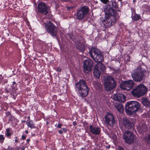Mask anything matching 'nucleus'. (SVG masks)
<instances>
[{
	"label": "nucleus",
	"instance_id": "nucleus-22",
	"mask_svg": "<svg viewBox=\"0 0 150 150\" xmlns=\"http://www.w3.org/2000/svg\"><path fill=\"white\" fill-rule=\"evenodd\" d=\"M101 72L95 67L93 71V73L95 76L97 78H99L100 77V73Z\"/></svg>",
	"mask_w": 150,
	"mask_h": 150
},
{
	"label": "nucleus",
	"instance_id": "nucleus-6",
	"mask_svg": "<svg viewBox=\"0 0 150 150\" xmlns=\"http://www.w3.org/2000/svg\"><path fill=\"white\" fill-rule=\"evenodd\" d=\"M89 54L96 62L100 63L104 60L103 55L101 52L95 47L90 49Z\"/></svg>",
	"mask_w": 150,
	"mask_h": 150
},
{
	"label": "nucleus",
	"instance_id": "nucleus-24",
	"mask_svg": "<svg viewBox=\"0 0 150 150\" xmlns=\"http://www.w3.org/2000/svg\"><path fill=\"white\" fill-rule=\"evenodd\" d=\"M26 123L28 127L30 128L31 129L35 128V127L32 120H27L26 122Z\"/></svg>",
	"mask_w": 150,
	"mask_h": 150
},
{
	"label": "nucleus",
	"instance_id": "nucleus-14",
	"mask_svg": "<svg viewBox=\"0 0 150 150\" xmlns=\"http://www.w3.org/2000/svg\"><path fill=\"white\" fill-rule=\"evenodd\" d=\"M37 9L38 11L42 14L46 15L48 13V8L46 4L43 2L39 3L38 5Z\"/></svg>",
	"mask_w": 150,
	"mask_h": 150
},
{
	"label": "nucleus",
	"instance_id": "nucleus-39",
	"mask_svg": "<svg viewBox=\"0 0 150 150\" xmlns=\"http://www.w3.org/2000/svg\"><path fill=\"white\" fill-rule=\"evenodd\" d=\"M126 57L127 58V62H129L130 59V57L128 55H127Z\"/></svg>",
	"mask_w": 150,
	"mask_h": 150
},
{
	"label": "nucleus",
	"instance_id": "nucleus-46",
	"mask_svg": "<svg viewBox=\"0 0 150 150\" xmlns=\"http://www.w3.org/2000/svg\"><path fill=\"white\" fill-rule=\"evenodd\" d=\"M110 147V145H109L108 146L106 147V148L109 149Z\"/></svg>",
	"mask_w": 150,
	"mask_h": 150
},
{
	"label": "nucleus",
	"instance_id": "nucleus-34",
	"mask_svg": "<svg viewBox=\"0 0 150 150\" xmlns=\"http://www.w3.org/2000/svg\"><path fill=\"white\" fill-rule=\"evenodd\" d=\"M74 7V6H68L67 7V8L68 10H72Z\"/></svg>",
	"mask_w": 150,
	"mask_h": 150
},
{
	"label": "nucleus",
	"instance_id": "nucleus-37",
	"mask_svg": "<svg viewBox=\"0 0 150 150\" xmlns=\"http://www.w3.org/2000/svg\"><path fill=\"white\" fill-rule=\"evenodd\" d=\"M26 137V135H23L22 136L21 138L23 140H24L25 139Z\"/></svg>",
	"mask_w": 150,
	"mask_h": 150
},
{
	"label": "nucleus",
	"instance_id": "nucleus-19",
	"mask_svg": "<svg viewBox=\"0 0 150 150\" xmlns=\"http://www.w3.org/2000/svg\"><path fill=\"white\" fill-rule=\"evenodd\" d=\"M137 129L139 133H142L146 131L147 127L144 123H140L137 125Z\"/></svg>",
	"mask_w": 150,
	"mask_h": 150
},
{
	"label": "nucleus",
	"instance_id": "nucleus-29",
	"mask_svg": "<svg viewBox=\"0 0 150 150\" xmlns=\"http://www.w3.org/2000/svg\"><path fill=\"white\" fill-rule=\"evenodd\" d=\"M6 135L7 137H9L11 135V134L10 133V128H8L6 129Z\"/></svg>",
	"mask_w": 150,
	"mask_h": 150
},
{
	"label": "nucleus",
	"instance_id": "nucleus-7",
	"mask_svg": "<svg viewBox=\"0 0 150 150\" xmlns=\"http://www.w3.org/2000/svg\"><path fill=\"white\" fill-rule=\"evenodd\" d=\"M147 88L143 84H140L132 91L133 96L137 98L143 96L146 92Z\"/></svg>",
	"mask_w": 150,
	"mask_h": 150
},
{
	"label": "nucleus",
	"instance_id": "nucleus-8",
	"mask_svg": "<svg viewBox=\"0 0 150 150\" xmlns=\"http://www.w3.org/2000/svg\"><path fill=\"white\" fill-rule=\"evenodd\" d=\"M45 27L48 33H50L54 38H57V28L53 23L49 21L47 24H45Z\"/></svg>",
	"mask_w": 150,
	"mask_h": 150
},
{
	"label": "nucleus",
	"instance_id": "nucleus-23",
	"mask_svg": "<svg viewBox=\"0 0 150 150\" xmlns=\"http://www.w3.org/2000/svg\"><path fill=\"white\" fill-rule=\"evenodd\" d=\"M142 103L144 106L147 107H150V103L146 98H143L142 99Z\"/></svg>",
	"mask_w": 150,
	"mask_h": 150
},
{
	"label": "nucleus",
	"instance_id": "nucleus-2",
	"mask_svg": "<svg viewBox=\"0 0 150 150\" xmlns=\"http://www.w3.org/2000/svg\"><path fill=\"white\" fill-rule=\"evenodd\" d=\"M75 89L78 96L82 98L87 96L90 90L85 81L82 79L76 83Z\"/></svg>",
	"mask_w": 150,
	"mask_h": 150
},
{
	"label": "nucleus",
	"instance_id": "nucleus-27",
	"mask_svg": "<svg viewBox=\"0 0 150 150\" xmlns=\"http://www.w3.org/2000/svg\"><path fill=\"white\" fill-rule=\"evenodd\" d=\"M93 84L96 87L100 88L101 86L100 83L97 81H93Z\"/></svg>",
	"mask_w": 150,
	"mask_h": 150
},
{
	"label": "nucleus",
	"instance_id": "nucleus-13",
	"mask_svg": "<svg viewBox=\"0 0 150 150\" xmlns=\"http://www.w3.org/2000/svg\"><path fill=\"white\" fill-rule=\"evenodd\" d=\"M106 123L111 127H113L115 124V120L114 117L111 113H107L105 116Z\"/></svg>",
	"mask_w": 150,
	"mask_h": 150
},
{
	"label": "nucleus",
	"instance_id": "nucleus-20",
	"mask_svg": "<svg viewBox=\"0 0 150 150\" xmlns=\"http://www.w3.org/2000/svg\"><path fill=\"white\" fill-rule=\"evenodd\" d=\"M75 47L77 50L79 52H81L82 53L85 50V47L84 45L82 43L75 44Z\"/></svg>",
	"mask_w": 150,
	"mask_h": 150
},
{
	"label": "nucleus",
	"instance_id": "nucleus-51",
	"mask_svg": "<svg viewBox=\"0 0 150 150\" xmlns=\"http://www.w3.org/2000/svg\"><path fill=\"white\" fill-rule=\"evenodd\" d=\"M135 1H136V0H133V3H134Z\"/></svg>",
	"mask_w": 150,
	"mask_h": 150
},
{
	"label": "nucleus",
	"instance_id": "nucleus-4",
	"mask_svg": "<svg viewBox=\"0 0 150 150\" xmlns=\"http://www.w3.org/2000/svg\"><path fill=\"white\" fill-rule=\"evenodd\" d=\"M140 108V104L137 101H132L127 102L125 105V111L128 114L136 113Z\"/></svg>",
	"mask_w": 150,
	"mask_h": 150
},
{
	"label": "nucleus",
	"instance_id": "nucleus-42",
	"mask_svg": "<svg viewBox=\"0 0 150 150\" xmlns=\"http://www.w3.org/2000/svg\"><path fill=\"white\" fill-rule=\"evenodd\" d=\"M73 125L74 126L76 125H77L76 122V121L73 122Z\"/></svg>",
	"mask_w": 150,
	"mask_h": 150
},
{
	"label": "nucleus",
	"instance_id": "nucleus-49",
	"mask_svg": "<svg viewBox=\"0 0 150 150\" xmlns=\"http://www.w3.org/2000/svg\"><path fill=\"white\" fill-rule=\"evenodd\" d=\"M25 132L27 134H28V131L27 130H25Z\"/></svg>",
	"mask_w": 150,
	"mask_h": 150
},
{
	"label": "nucleus",
	"instance_id": "nucleus-18",
	"mask_svg": "<svg viewBox=\"0 0 150 150\" xmlns=\"http://www.w3.org/2000/svg\"><path fill=\"white\" fill-rule=\"evenodd\" d=\"M113 98L115 100L120 102H124L125 99L124 94L121 93H117L115 94Z\"/></svg>",
	"mask_w": 150,
	"mask_h": 150
},
{
	"label": "nucleus",
	"instance_id": "nucleus-32",
	"mask_svg": "<svg viewBox=\"0 0 150 150\" xmlns=\"http://www.w3.org/2000/svg\"><path fill=\"white\" fill-rule=\"evenodd\" d=\"M4 139V135L2 134L0 135V142L3 143Z\"/></svg>",
	"mask_w": 150,
	"mask_h": 150
},
{
	"label": "nucleus",
	"instance_id": "nucleus-48",
	"mask_svg": "<svg viewBox=\"0 0 150 150\" xmlns=\"http://www.w3.org/2000/svg\"><path fill=\"white\" fill-rule=\"evenodd\" d=\"M18 142V140L16 139L15 140V142L16 143H17V142Z\"/></svg>",
	"mask_w": 150,
	"mask_h": 150
},
{
	"label": "nucleus",
	"instance_id": "nucleus-1",
	"mask_svg": "<svg viewBox=\"0 0 150 150\" xmlns=\"http://www.w3.org/2000/svg\"><path fill=\"white\" fill-rule=\"evenodd\" d=\"M118 8V5L115 1L105 5L104 8L105 19L103 21L105 28H109L116 23L120 15Z\"/></svg>",
	"mask_w": 150,
	"mask_h": 150
},
{
	"label": "nucleus",
	"instance_id": "nucleus-47",
	"mask_svg": "<svg viewBox=\"0 0 150 150\" xmlns=\"http://www.w3.org/2000/svg\"><path fill=\"white\" fill-rule=\"evenodd\" d=\"M30 141V139H27L26 141L27 142H28Z\"/></svg>",
	"mask_w": 150,
	"mask_h": 150
},
{
	"label": "nucleus",
	"instance_id": "nucleus-43",
	"mask_svg": "<svg viewBox=\"0 0 150 150\" xmlns=\"http://www.w3.org/2000/svg\"><path fill=\"white\" fill-rule=\"evenodd\" d=\"M119 150H124L123 148L121 147V146H119Z\"/></svg>",
	"mask_w": 150,
	"mask_h": 150
},
{
	"label": "nucleus",
	"instance_id": "nucleus-44",
	"mask_svg": "<svg viewBox=\"0 0 150 150\" xmlns=\"http://www.w3.org/2000/svg\"><path fill=\"white\" fill-rule=\"evenodd\" d=\"M59 132L61 134H62L63 132L62 130L61 129L59 131Z\"/></svg>",
	"mask_w": 150,
	"mask_h": 150
},
{
	"label": "nucleus",
	"instance_id": "nucleus-21",
	"mask_svg": "<svg viewBox=\"0 0 150 150\" xmlns=\"http://www.w3.org/2000/svg\"><path fill=\"white\" fill-rule=\"evenodd\" d=\"M115 106L119 112L121 113L123 112V107L122 104L116 103L115 104Z\"/></svg>",
	"mask_w": 150,
	"mask_h": 150
},
{
	"label": "nucleus",
	"instance_id": "nucleus-53",
	"mask_svg": "<svg viewBox=\"0 0 150 150\" xmlns=\"http://www.w3.org/2000/svg\"><path fill=\"white\" fill-rule=\"evenodd\" d=\"M22 122H25V120L23 121H22Z\"/></svg>",
	"mask_w": 150,
	"mask_h": 150
},
{
	"label": "nucleus",
	"instance_id": "nucleus-17",
	"mask_svg": "<svg viewBox=\"0 0 150 150\" xmlns=\"http://www.w3.org/2000/svg\"><path fill=\"white\" fill-rule=\"evenodd\" d=\"M69 37L71 39L75 44L82 43L85 42V40L84 38L82 37H77L75 38H74V36L72 35H69Z\"/></svg>",
	"mask_w": 150,
	"mask_h": 150
},
{
	"label": "nucleus",
	"instance_id": "nucleus-50",
	"mask_svg": "<svg viewBox=\"0 0 150 150\" xmlns=\"http://www.w3.org/2000/svg\"><path fill=\"white\" fill-rule=\"evenodd\" d=\"M15 150H19V148H16V149Z\"/></svg>",
	"mask_w": 150,
	"mask_h": 150
},
{
	"label": "nucleus",
	"instance_id": "nucleus-40",
	"mask_svg": "<svg viewBox=\"0 0 150 150\" xmlns=\"http://www.w3.org/2000/svg\"><path fill=\"white\" fill-rule=\"evenodd\" d=\"M61 127H62L61 124L60 123H59L58 125V126H57L59 128H61Z\"/></svg>",
	"mask_w": 150,
	"mask_h": 150
},
{
	"label": "nucleus",
	"instance_id": "nucleus-25",
	"mask_svg": "<svg viewBox=\"0 0 150 150\" xmlns=\"http://www.w3.org/2000/svg\"><path fill=\"white\" fill-rule=\"evenodd\" d=\"M96 68L99 70L101 72H103L105 71V67L103 64H100L98 67Z\"/></svg>",
	"mask_w": 150,
	"mask_h": 150
},
{
	"label": "nucleus",
	"instance_id": "nucleus-12",
	"mask_svg": "<svg viewBox=\"0 0 150 150\" xmlns=\"http://www.w3.org/2000/svg\"><path fill=\"white\" fill-rule=\"evenodd\" d=\"M134 82L132 80L123 81L120 85V88L124 90L128 91L133 87Z\"/></svg>",
	"mask_w": 150,
	"mask_h": 150
},
{
	"label": "nucleus",
	"instance_id": "nucleus-33",
	"mask_svg": "<svg viewBox=\"0 0 150 150\" xmlns=\"http://www.w3.org/2000/svg\"><path fill=\"white\" fill-rule=\"evenodd\" d=\"M13 86H11V87L12 88L13 87H14V88H13V90H14V91H15V90H16L15 87H16V86H17V84L16 83V82L15 81H13Z\"/></svg>",
	"mask_w": 150,
	"mask_h": 150
},
{
	"label": "nucleus",
	"instance_id": "nucleus-26",
	"mask_svg": "<svg viewBox=\"0 0 150 150\" xmlns=\"http://www.w3.org/2000/svg\"><path fill=\"white\" fill-rule=\"evenodd\" d=\"M141 18L140 14H137L135 13H134V15L133 16L132 19L134 21H138Z\"/></svg>",
	"mask_w": 150,
	"mask_h": 150
},
{
	"label": "nucleus",
	"instance_id": "nucleus-31",
	"mask_svg": "<svg viewBox=\"0 0 150 150\" xmlns=\"http://www.w3.org/2000/svg\"><path fill=\"white\" fill-rule=\"evenodd\" d=\"M14 88V87H13L12 88L10 89H9V90H8L6 88L5 89V91L6 92V93H9L10 92H13L14 91L13 90V88Z\"/></svg>",
	"mask_w": 150,
	"mask_h": 150
},
{
	"label": "nucleus",
	"instance_id": "nucleus-55",
	"mask_svg": "<svg viewBox=\"0 0 150 150\" xmlns=\"http://www.w3.org/2000/svg\"><path fill=\"white\" fill-rule=\"evenodd\" d=\"M16 138H17V137H16Z\"/></svg>",
	"mask_w": 150,
	"mask_h": 150
},
{
	"label": "nucleus",
	"instance_id": "nucleus-15",
	"mask_svg": "<svg viewBox=\"0 0 150 150\" xmlns=\"http://www.w3.org/2000/svg\"><path fill=\"white\" fill-rule=\"evenodd\" d=\"M123 126L125 128L131 130H134V123L126 118H123L122 120Z\"/></svg>",
	"mask_w": 150,
	"mask_h": 150
},
{
	"label": "nucleus",
	"instance_id": "nucleus-41",
	"mask_svg": "<svg viewBox=\"0 0 150 150\" xmlns=\"http://www.w3.org/2000/svg\"><path fill=\"white\" fill-rule=\"evenodd\" d=\"M62 129V131L64 132H66V131H67V129L65 128H63Z\"/></svg>",
	"mask_w": 150,
	"mask_h": 150
},
{
	"label": "nucleus",
	"instance_id": "nucleus-3",
	"mask_svg": "<svg viewBox=\"0 0 150 150\" xmlns=\"http://www.w3.org/2000/svg\"><path fill=\"white\" fill-rule=\"evenodd\" d=\"M149 75L148 71L144 70L140 66H138L131 72V76L133 80L136 82H140L144 77Z\"/></svg>",
	"mask_w": 150,
	"mask_h": 150
},
{
	"label": "nucleus",
	"instance_id": "nucleus-16",
	"mask_svg": "<svg viewBox=\"0 0 150 150\" xmlns=\"http://www.w3.org/2000/svg\"><path fill=\"white\" fill-rule=\"evenodd\" d=\"M89 131L93 134L98 135L100 134V129L93 125H91L89 126Z\"/></svg>",
	"mask_w": 150,
	"mask_h": 150
},
{
	"label": "nucleus",
	"instance_id": "nucleus-35",
	"mask_svg": "<svg viewBox=\"0 0 150 150\" xmlns=\"http://www.w3.org/2000/svg\"><path fill=\"white\" fill-rule=\"evenodd\" d=\"M103 4H106L109 2V0H100Z\"/></svg>",
	"mask_w": 150,
	"mask_h": 150
},
{
	"label": "nucleus",
	"instance_id": "nucleus-54",
	"mask_svg": "<svg viewBox=\"0 0 150 150\" xmlns=\"http://www.w3.org/2000/svg\"><path fill=\"white\" fill-rule=\"evenodd\" d=\"M122 0H118L119 1H121Z\"/></svg>",
	"mask_w": 150,
	"mask_h": 150
},
{
	"label": "nucleus",
	"instance_id": "nucleus-5",
	"mask_svg": "<svg viewBox=\"0 0 150 150\" xmlns=\"http://www.w3.org/2000/svg\"><path fill=\"white\" fill-rule=\"evenodd\" d=\"M104 84L105 90L110 91L115 89L117 86V83L112 77L108 76L104 79Z\"/></svg>",
	"mask_w": 150,
	"mask_h": 150
},
{
	"label": "nucleus",
	"instance_id": "nucleus-28",
	"mask_svg": "<svg viewBox=\"0 0 150 150\" xmlns=\"http://www.w3.org/2000/svg\"><path fill=\"white\" fill-rule=\"evenodd\" d=\"M6 117L8 118V120H11L12 118V115L9 112H8L6 113Z\"/></svg>",
	"mask_w": 150,
	"mask_h": 150
},
{
	"label": "nucleus",
	"instance_id": "nucleus-30",
	"mask_svg": "<svg viewBox=\"0 0 150 150\" xmlns=\"http://www.w3.org/2000/svg\"><path fill=\"white\" fill-rule=\"evenodd\" d=\"M145 141L147 144H150V134L146 137Z\"/></svg>",
	"mask_w": 150,
	"mask_h": 150
},
{
	"label": "nucleus",
	"instance_id": "nucleus-45",
	"mask_svg": "<svg viewBox=\"0 0 150 150\" xmlns=\"http://www.w3.org/2000/svg\"><path fill=\"white\" fill-rule=\"evenodd\" d=\"M21 150H25V147L24 146H23L21 148Z\"/></svg>",
	"mask_w": 150,
	"mask_h": 150
},
{
	"label": "nucleus",
	"instance_id": "nucleus-36",
	"mask_svg": "<svg viewBox=\"0 0 150 150\" xmlns=\"http://www.w3.org/2000/svg\"><path fill=\"white\" fill-rule=\"evenodd\" d=\"M56 70L57 71L61 72V71H62V69L60 68V67H59L57 68H56Z\"/></svg>",
	"mask_w": 150,
	"mask_h": 150
},
{
	"label": "nucleus",
	"instance_id": "nucleus-11",
	"mask_svg": "<svg viewBox=\"0 0 150 150\" xmlns=\"http://www.w3.org/2000/svg\"><path fill=\"white\" fill-rule=\"evenodd\" d=\"M135 137L134 134L129 131L125 132L123 135V138L125 142L128 144L132 143Z\"/></svg>",
	"mask_w": 150,
	"mask_h": 150
},
{
	"label": "nucleus",
	"instance_id": "nucleus-38",
	"mask_svg": "<svg viewBox=\"0 0 150 150\" xmlns=\"http://www.w3.org/2000/svg\"><path fill=\"white\" fill-rule=\"evenodd\" d=\"M7 150H14L12 148V147L8 146Z\"/></svg>",
	"mask_w": 150,
	"mask_h": 150
},
{
	"label": "nucleus",
	"instance_id": "nucleus-10",
	"mask_svg": "<svg viewBox=\"0 0 150 150\" xmlns=\"http://www.w3.org/2000/svg\"><path fill=\"white\" fill-rule=\"evenodd\" d=\"M83 63V71L86 74H89L93 70V61L88 59L84 60Z\"/></svg>",
	"mask_w": 150,
	"mask_h": 150
},
{
	"label": "nucleus",
	"instance_id": "nucleus-52",
	"mask_svg": "<svg viewBox=\"0 0 150 150\" xmlns=\"http://www.w3.org/2000/svg\"><path fill=\"white\" fill-rule=\"evenodd\" d=\"M28 119H30V117L29 116L28 117Z\"/></svg>",
	"mask_w": 150,
	"mask_h": 150
},
{
	"label": "nucleus",
	"instance_id": "nucleus-9",
	"mask_svg": "<svg viewBox=\"0 0 150 150\" xmlns=\"http://www.w3.org/2000/svg\"><path fill=\"white\" fill-rule=\"evenodd\" d=\"M89 11V8L87 6H82L77 10L76 18L78 20L83 19L88 15Z\"/></svg>",
	"mask_w": 150,
	"mask_h": 150
}]
</instances>
